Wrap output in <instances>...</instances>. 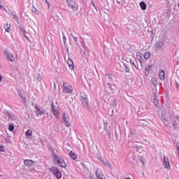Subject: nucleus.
Masks as SVG:
<instances>
[{
	"mask_svg": "<svg viewBox=\"0 0 179 179\" xmlns=\"http://www.w3.org/2000/svg\"><path fill=\"white\" fill-rule=\"evenodd\" d=\"M116 3H117V5H120V3H121V2H120V1H118V0H117Z\"/></svg>",
	"mask_w": 179,
	"mask_h": 179,
	"instance_id": "nucleus-41",
	"label": "nucleus"
},
{
	"mask_svg": "<svg viewBox=\"0 0 179 179\" xmlns=\"http://www.w3.org/2000/svg\"><path fill=\"white\" fill-rule=\"evenodd\" d=\"M46 3L50 6V3H48V1L45 0Z\"/></svg>",
	"mask_w": 179,
	"mask_h": 179,
	"instance_id": "nucleus-44",
	"label": "nucleus"
},
{
	"mask_svg": "<svg viewBox=\"0 0 179 179\" xmlns=\"http://www.w3.org/2000/svg\"><path fill=\"white\" fill-rule=\"evenodd\" d=\"M31 10H32V12H33L34 13H36V15H37L38 11H37V8H36V7H33V8H31Z\"/></svg>",
	"mask_w": 179,
	"mask_h": 179,
	"instance_id": "nucleus-32",
	"label": "nucleus"
},
{
	"mask_svg": "<svg viewBox=\"0 0 179 179\" xmlns=\"http://www.w3.org/2000/svg\"><path fill=\"white\" fill-rule=\"evenodd\" d=\"M24 164L27 167H33L34 165V162L31 159H26L24 162Z\"/></svg>",
	"mask_w": 179,
	"mask_h": 179,
	"instance_id": "nucleus-10",
	"label": "nucleus"
},
{
	"mask_svg": "<svg viewBox=\"0 0 179 179\" xmlns=\"http://www.w3.org/2000/svg\"><path fill=\"white\" fill-rule=\"evenodd\" d=\"M70 157H71V159H73V160H76V158L78 157V156H76V154H75V152L71 151L70 152Z\"/></svg>",
	"mask_w": 179,
	"mask_h": 179,
	"instance_id": "nucleus-23",
	"label": "nucleus"
},
{
	"mask_svg": "<svg viewBox=\"0 0 179 179\" xmlns=\"http://www.w3.org/2000/svg\"><path fill=\"white\" fill-rule=\"evenodd\" d=\"M164 43L162 41H158L155 44V51H160V50H163V47Z\"/></svg>",
	"mask_w": 179,
	"mask_h": 179,
	"instance_id": "nucleus-9",
	"label": "nucleus"
},
{
	"mask_svg": "<svg viewBox=\"0 0 179 179\" xmlns=\"http://www.w3.org/2000/svg\"><path fill=\"white\" fill-rule=\"evenodd\" d=\"M8 116L10 119L11 121H15V120L17 119V117L15 115H13L10 113H8Z\"/></svg>",
	"mask_w": 179,
	"mask_h": 179,
	"instance_id": "nucleus-21",
	"label": "nucleus"
},
{
	"mask_svg": "<svg viewBox=\"0 0 179 179\" xmlns=\"http://www.w3.org/2000/svg\"><path fill=\"white\" fill-rule=\"evenodd\" d=\"M0 152H4L3 146L0 145Z\"/></svg>",
	"mask_w": 179,
	"mask_h": 179,
	"instance_id": "nucleus-35",
	"label": "nucleus"
},
{
	"mask_svg": "<svg viewBox=\"0 0 179 179\" xmlns=\"http://www.w3.org/2000/svg\"><path fill=\"white\" fill-rule=\"evenodd\" d=\"M152 83L156 82V78H152Z\"/></svg>",
	"mask_w": 179,
	"mask_h": 179,
	"instance_id": "nucleus-40",
	"label": "nucleus"
},
{
	"mask_svg": "<svg viewBox=\"0 0 179 179\" xmlns=\"http://www.w3.org/2000/svg\"><path fill=\"white\" fill-rule=\"evenodd\" d=\"M139 161L141 162V164H143V166H145V158H143V157H139Z\"/></svg>",
	"mask_w": 179,
	"mask_h": 179,
	"instance_id": "nucleus-27",
	"label": "nucleus"
},
{
	"mask_svg": "<svg viewBox=\"0 0 179 179\" xmlns=\"http://www.w3.org/2000/svg\"><path fill=\"white\" fill-rule=\"evenodd\" d=\"M63 92L68 94H72L73 92V87L69 83H63Z\"/></svg>",
	"mask_w": 179,
	"mask_h": 179,
	"instance_id": "nucleus-2",
	"label": "nucleus"
},
{
	"mask_svg": "<svg viewBox=\"0 0 179 179\" xmlns=\"http://www.w3.org/2000/svg\"><path fill=\"white\" fill-rule=\"evenodd\" d=\"M69 8L73 9V10H76V3L72 0H66Z\"/></svg>",
	"mask_w": 179,
	"mask_h": 179,
	"instance_id": "nucleus-8",
	"label": "nucleus"
},
{
	"mask_svg": "<svg viewBox=\"0 0 179 179\" xmlns=\"http://www.w3.org/2000/svg\"><path fill=\"white\" fill-rule=\"evenodd\" d=\"M52 157L54 162H57V163L59 164L60 167H66V164L65 163V161H64V159L57 156L55 154H52Z\"/></svg>",
	"mask_w": 179,
	"mask_h": 179,
	"instance_id": "nucleus-3",
	"label": "nucleus"
},
{
	"mask_svg": "<svg viewBox=\"0 0 179 179\" xmlns=\"http://www.w3.org/2000/svg\"><path fill=\"white\" fill-rule=\"evenodd\" d=\"M52 111L56 118H58V117H59V111L58 110V109H53L52 110Z\"/></svg>",
	"mask_w": 179,
	"mask_h": 179,
	"instance_id": "nucleus-20",
	"label": "nucleus"
},
{
	"mask_svg": "<svg viewBox=\"0 0 179 179\" xmlns=\"http://www.w3.org/2000/svg\"><path fill=\"white\" fill-rule=\"evenodd\" d=\"M126 179H131V178H127Z\"/></svg>",
	"mask_w": 179,
	"mask_h": 179,
	"instance_id": "nucleus-48",
	"label": "nucleus"
},
{
	"mask_svg": "<svg viewBox=\"0 0 179 179\" xmlns=\"http://www.w3.org/2000/svg\"><path fill=\"white\" fill-rule=\"evenodd\" d=\"M159 76L161 80H164V79H166V73H164V70H161L159 71Z\"/></svg>",
	"mask_w": 179,
	"mask_h": 179,
	"instance_id": "nucleus-12",
	"label": "nucleus"
},
{
	"mask_svg": "<svg viewBox=\"0 0 179 179\" xmlns=\"http://www.w3.org/2000/svg\"><path fill=\"white\" fill-rule=\"evenodd\" d=\"M71 37H73L74 41H75V44H76V45H78V44H79V41H78V37L73 36V34H71Z\"/></svg>",
	"mask_w": 179,
	"mask_h": 179,
	"instance_id": "nucleus-24",
	"label": "nucleus"
},
{
	"mask_svg": "<svg viewBox=\"0 0 179 179\" xmlns=\"http://www.w3.org/2000/svg\"><path fill=\"white\" fill-rule=\"evenodd\" d=\"M0 8H2V6H0Z\"/></svg>",
	"mask_w": 179,
	"mask_h": 179,
	"instance_id": "nucleus-50",
	"label": "nucleus"
},
{
	"mask_svg": "<svg viewBox=\"0 0 179 179\" xmlns=\"http://www.w3.org/2000/svg\"><path fill=\"white\" fill-rule=\"evenodd\" d=\"M165 127L167 128V129H170V128H171V127H170V125H169V124H167V122H164Z\"/></svg>",
	"mask_w": 179,
	"mask_h": 179,
	"instance_id": "nucleus-34",
	"label": "nucleus"
},
{
	"mask_svg": "<svg viewBox=\"0 0 179 179\" xmlns=\"http://www.w3.org/2000/svg\"><path fill=\"white\" fill-rule=\"evenodd\" d=\"M164 121H166V118H164Z\"/></svg>",
	"mask_w": 179,
	"mask_h": 179,
	"instance_id": "nucleus-49",
	"label": "nucleus"
},
{
	"mask_svg": "<svg viewBox=\"0 0 179 179\" xmlns=\"http://www.w3.org/2000/svg\"><path fill=\"white\" fill-rule=\"evenodd\" d=\"M104 166H108L109 169H113V166H111V164H110L109 162H103Z\"/></svg>",
	"mask_w": 179,
	"mask_h": 179,
	"instance_id": "nucleus-26",
	"label": "nucleus"
},
{
	"mask_svg": "<svg viewBox=\"0 0 179 179\" xmlns=\"http://www.w3.org/2000/svg\"><path fill=\"white\" fill-rule=\"evenodd\" d=\"M52 174H54V176H55V177L57 179H61L62 178V173H61V171L59 169H58V168L53 166L50 169Z\"/></svg>",
	"mask_w": 179,
	"mask_h": 179,
	"instance_id": "nucleus-4",
	"label": "nucleus"
},
{
	"mask_svg": "<svg viewBox=\"0 0 179 179\" xmlns=\"http://www.w3.org/2000/svg\"><path fill=\"white\" fill-rule=\"evenodd\" d=\"M108 87H109L110 89H111V84L108 83Z\"/></svg>",
	"mask_w": 179,
	"mask_h": 179,
	"instance_id": "nucleus-42",
	"label": "nucleus"
},
{
	"mask_svg": "<svg viewBox=\"0 0 179 179\" xmlns=\"http://www.w3.org/2000/svg\"><path fill=\"white\" fill-rule=\"evenodd\" d=\"M111 75L108 74V78H110V79H111Z\"/></svg>",
	"mask_w": 179,
	"mask_h": 179,
	"instance_id": "nucleus-47",
	"label": "nucleus"
},
{
	"mask_svg": "<svg viewBox=\"0 0 179 179\" xmlns=\"http://www.w3.org/2000/svg\"><path fill=\"white\" fill-rule=\"evenodd\" d=\"M21 97H22V99H23V96H21Z\"/></svg>",
	"mask_w": 179,
	"mask_h": 179,
	"instance_id": "nucleus-51",
	"label": "nucleus"
},
{
	"mask_svg": "<svg viewBox=\"0 0 179 179\" xmlns=\"http://www.w3.org/2000/svg\"><path fill=\"white\" fill-rule=\"evenodd\" d=\"M96 179L103 178L104 177L103 176V172L100 169H96Z\"/></svg>",
	"mask_w": 179,
	"mask_h": 179,
	"instance_id": "nucleus-11",
	"label": "nucleus"
},
{
	"mask_svg": "<svg viewBox=\"0 0 179 179\" xmlns=\"http://www.w3.org/2000/svg\"><path fill=\"white\" fill-rule=\"evenodd\" d=\"M99 160H100L101 162H102V163H103V164H104V159H103V158H102V157H101V158L99 159Z\"/></svg>",
	"mask_w": 179,
	"mask_h": 179,
	"instance_id": "nucleus-39",
	"label": "nucleus"
},
{
	"mask_svg": "<svg viewBox=\"0 0 179 179\" xmlns=\"http://www.w3.org/2000/svg\"><path fill=\"white\" fill-rule=\"evenodd\" d=\"M25 135L27 138H28V139H31V136L33 135V131H31V129H28L26 131Z\"/></svg>",
	"mask_w": 179,
	"mask_h": 179,
	"instance_id": "nucleus-16",
	"label": "nucleus"
},
{
	"mask_svg": "<svg viewBox=\"0 0 179 179\" xmlns=\"http://www.w3.org/2000/svg\"><path fill=\"white\" fill-rule=\"evenodd\" d=\"M92 4L95 8V9L97 10V8H96V5H94V2L92 1Z\"/></svg>",
	"mask_w": 179,
	"mask_h": 179,
	"instance_id": "nucleus-37",
	"label": "nucleus"
},
{
	"mask_svg": "<svg viewBox=\"0 0 179 179\" xmlns=\"http://www.w3.org/2000/svg\"><path fill=\"white\" fill-rule=\"evenodd\" d=\"M62 122L67 128L71 127V116L68 112H63Z\"/></svg>",
	"mask_w": 179,
	"mask_h": 179,
	"instance_id": "nucleus-1",
	"label": "nucleus"
},
{
	"mask_svg": "<svg viewBox=\"0 0 179 179\" xmlns=\"http://www.w3.org/2000/svg\"><path fill=\"white\" fill-rule=\"evenodd\" d=\"M163 166L166 170H171V165H170V160L169 157L164 155L163 157Z\"/></svg>",
	"mask_w": 179,
	"mask_h": 179,
	"instance_id": "nucleus-5",
	"label": "nucleus"
},
{
	"mask_svg": "<svg viewBox=\"0 0 179 179\" xmlns=\"http://www.w3.org/2000/svg\"><path fill=\"white\" fill-rule=\"evenodd\" d=\"M55 109V105L54 103H52V110Z\"/></svg>",
	"mask_w": 179,
	"mask_h": 179,
	"instance_id": "nucleus-38",
	"label": "nucleus"
},
{
	"mask_svg": "<svg viewBox=\"0 0 179 179\" xmlns=\"http://www.w3.org/2000/svg\"><path fill=\"white\" fill-rule=\"evenodd\" d=\"M154 104H155V107H158V106H159V101L157 99H154Z\"/></svg>",
	"mask_w": 179,
	"mask_h": 179,
	"instance_id": "nucleus-30",
	"label": "nucleus"
},
{
	"mask_svg": "<svg viewBox=\"0 0 179 179\" xmlns=\"http://www.w3.org/2000/svg\"><path fill=\"white\" fill-rule=\"evenodd\" d=\"M42 79L43 78H41V76H40V74L36 75V80H38V82H41Z\"/></svg>",
	"mask_w": 179,
	"mask_h": 179,
	"instance_id": "nucleus-28",
	"label": "nucleus"
},
{
	"mask_svg": "<svg viewBox=\"0 0 179 179\" xmlns=\"http://www.w3.org/2000/svg\"><path fill=\"white\" fill-rule=\"evenodd\" d=\"M172 125H173L174 129H177L178 128V126L177 125V122H172Z\"/></svg>",
	"mask_w": 179,
	"mask_h": 179,
	"instance_id": "nucleus-29",
	"label": "nucleus"
},
{
	"mask_svg": "<svg viewBox=\"0 0 179 179\" xmlns=\"http://www.w3.org/2000/svg\"><path fill=\"white\" fill-rule=\"evenodd\" d=\"M162 118H163V115L162 116Z\"/></svg>",
	"mask_w": 179,
	"mask_h": 179,
	"instance_id": "nucleus-53",
	"label": "nucleus"
},
{
	"mask_svg": "<svg viewBox=\"0 0 179 179\" xmlns=\"http://www.w3.org/2000/svg\"><path fill=\"white\" fill-rule=\"evenodd\" d=\"M63 40L64 43L66 41V37L65 36V35H64V34H63Z\"/></svg>",
	"mask_w": 179,
	"mask_h": 179,
	"instance_id": "nucleus-36",
	"label": "nucleus"
},
{
	"mask_svg": "<svg viewBox=\"0 0 179 179\" xmlns=\"http://www.w3.org/2000/svg\"><path fill=\"white\" fill-rule=\"evenodd\" d=\"M113 114L111 115V117H113Z\"/></svg>",
	"mask_w": 179,
	"mask_h": 179,
	"instance_id": "nucleus-52",
	"label": "nucleus"
},
{
	"mask_svg": "<svg viewBox=\"0 0 179 179\" xmlns=\"http://www.w3.org/2000/svg\"><path fill=\"white\" fill-rule=\"evenodd\" d=\"M4 55L7 61H10L11 62H13V61H15V57H13V54L10 53V52L8 50H4Z\"/></svg>",
	"mask_w": 179,
	"mask_h": 179,
	"instance_id": "nucleus-6",
	"label": "nucleus"
},
{
	"mask_svg": "<svg viewBox=\"0 0 179 179\" xmlns=\"http://www.w3.org/2000/svg\"><path fill=\"white\" fill-rule=\"evenodd\" d=\"M87 98V96H86V95H84L81 96V101H83V103H85V104H87V106H88L89 102L87 101V99H86Z\"/></svg>",
	"mask_w": 179,
	"mask_h": 179,
	"instance_id": "nucleus-18",
	"label": "nucleus"
},
{
	"mask_svg": "<svg viewBox=\"0 0 179 179\" xmlns=\"http://www.w3.org/2000/svg\"><path fill=\"white\" fill-rule=\"evenodd\" d=\"M136 58H137L138 62L141 64V66H143L142 65V62H143V57H142V55H141V53H137L136 54Z\"/></svg>",
	"mask_w": 179,
	"mask_h": 179,
	"instance_id": "nucleus-14",
	"label": "nucleus"
},
{
	"mask_svg": "<svg viewBox=\"0 0 179 179\" xmlns=\"http://www.w3.org/2000/svg\"><path fill=\"white\" fill-rule=\"evenodd\" d=\"M130 64H131L133 66H134V68H136V69H137V70L139 69L138 68V63L134 62V60H132V59H130Z\"/></svg>",
	"mask_w": 179,
	"mask_h": 179,
	"instance_id": "nucleus-22",
	"label": "nucleus"
},
{
	"mask_svg": "<svg viewBox=\"0 0 179 179\" xmlns=\"http://www.w3.org/2000/svg\"><path fill=\"white\" fill-rule=\"evenodd\" d=\"M67 64L69 65V68H70V69H71V71H73V61H72V59H67Z\"/></svg>",
	"mask_w": 179,
	"mask_h": 179,
	"instance_id": "nucleus-13",
	"label": "nucleus"
},
{
	"mask_svg": "<svg viewBox=\"0 0 179 179\" xmlns=\"http://www.w3.org/2000/svg\"><path fill=\"white\" fill-rule=\"evenodd\" d=\"M140 7L141 8L142 10H146V3H145V1H141L140 3Z\"/></svg>",
	"mask_w": 179,
	"mask_h": 179,
	"instance_id": "nucleus-19",
	"label": "nucleus"
},
{
	"mask_svg": "<svg viewBox=\"0 0 179 179\" xmlns=\"http://www.w3.org/2000/svg\"><path fill=\"white\" fill-rule=\"evenodd\" d=\"M8 129H9V131H10L12 132V131H13V129H15V127H13V125H9Z\"/></svg>",
	"mask_w": 179,
	"mask_h": 179,
	"instance_id": "nucleus-33",
	"label": "nucleus"
},
{
	"mask_svg": "<svg viewBox=\"0 0 179 179\" xmlns=\"http://www.w3.org/2000/svg\"><path fill=\"white\" fill-rule=\"evenodd\" d=\"M152 66H153L152 65L149 64L147 67H145V76H149V72L152 69Z\"/></svg>",
	"mask_w": 179,
	"mask_h": 179,
	"instance_id": "nucleus-15",
	"label": "nucleus"
},
{
	"mask_svg": "<svg viewBox=\"0 0 179 179\" xmlns=\"http://www.w3.org/2000/svg\"><path fill=\"white\" fill-rule=\"evenodd\" d=\"M124 66L125 72L127 73L129 72V68H128V66L127 64H124Z\"/></svg>",
	"mask_w": 179,
	"mask_h": 179,
	"instance_id": "nucleus-31",
	"label": "nucleus"
},
{
	"mask_svg": "<svg viewBox=\"0 0 179 179\" xmlns=\"http://www.w3.org/2000/svg\"><path fill=\"white\" fill-rule=\"evenodd\" d=\"M35 108L36 110L35 111V113L36 114V117H39V118H43V115H44V113H45V111L38 108L37 106H35Z\"/></svg>",
	"mask_w": 179,
	"mask_h": 179,
	"instance_id": "nucleus-7",
	"label": "nucleus"
},
{
	"mask_svg": "<svg viewBox=\"0 0 179 179\" xmlns=\"http://www.w3.org/2000/svg\"><path fill=\"white\" fill-rule=\"evenodd\" d=\"M4 29H5V31H6L7 33H9V31H10V24L6 23L4 25Z\"/></svg>",
	"mask_w": 179,
	"mask_h": 179,
	"instance_id": "nucleus-17",
	"label": "nucleus"
},
{
	"mask_svg": "<svg viewBox=\"0 0 179 179\" xmlns=\"http://www.w3.org/2000/svg\"><path fill=\"white\" fill-rule=\"evenodd\" d=\"M145 59H149L150 58V52H148L144 54Z\"/></svg>",
	"mask_w": 179,
	"mask_h": 179,
	"instance_id": "nucleus-25",
	"label": "nucleus"
},
{
	"mask_svg": "<svg viewBox=\"0 0 179 179\" xmlns=\"http://www.w3.org/2000/svg\"><path fill=\"white\" fill-rule=\"evenodd\" d=\"M13 19H15V20L17 19V16L14 15V16H13Z\"/></svg>",
	"mask_w": 179,
	"mask_h": 179,
	"instance_id": "nucleus-45",
	"label": "nucleus"
},
{
	"mask_svg": "<svg viewBox=\"0 0 179 179\" xmlns=\"http://www.w3.org/2000/svg\"><path fill=\"white\" fill-rule=\"evenodd\" d=\"M3 77L2 76H0V82H2Z\"/></svg>",
	"mask_w": 179,
	"mask_h": 179,
	"instance_id": "nucleus-43",
	"label": "nucleus"
},
{
	"mask_svg": "<svg viewBox=\"0 0 179 179\" xmlns=\"http://www.w3.org/2000/svg\"><path fill=\"white\" fill-rule=\"evenodd\" d=\"M176 87H179L178 83H176Z\"/></svg>",
	"mask_w": 179,
	"mask_h": 179,
	"instance_id": "nucleus-46",
	"label": "nucleus"
}]
</instances>
